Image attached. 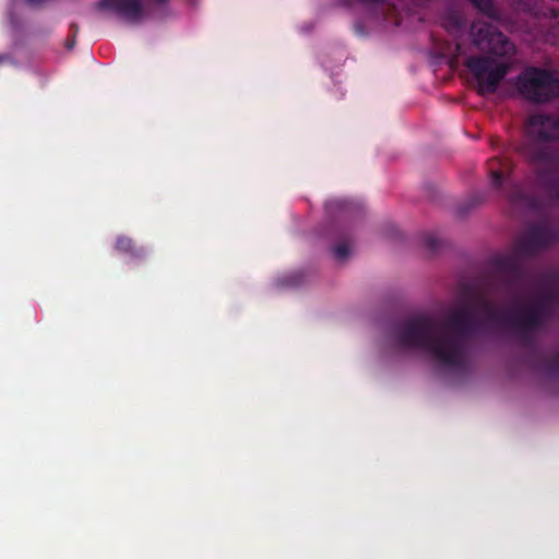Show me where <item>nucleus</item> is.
I'll use <instances>...</instances> for the list:
<instances>
[{
  "label": "nucleus",
  "mask_w": 559,
  "mask_h": 559,
  "mask_svg": "<svg viewBox=\"0 0 559 559\" xmlns=\"http://www.w3.org/2000/svg\"><path fill=\"white\" fill-rule=\"evenodd\" d=\"M556 302L557 293L549 290L509 316L492 301L479 296L476 307L484 314V321L476 318L469 304H464L451 311L442 322L431 316H415L395 324L392 333L400 346L419 348L438 365L461 369L468 360L471 338L485 325L508 324L516 331L525 346H533V332L544 326L552 317V306Z\"/></svg>",
  "instance_id": "obj_1"
},
{
  "label": "nucleus",
  "mask_w": 559,
  "mask_h": 559,
  "mask_svg": "<svg viewBox=\"0 0 559 559\" xmlns=\"http://www.w3.org/2000/svg\"><path fill=\"white\" fill-rule=\"evenodd\" d=\"M469 38L473 46L486 55L467 57L465 67L473 74L479 95L493 94L508 74L509 64L496 62L492 57L511 58L515 46L497 26L481 20L471 24Z\"/></svg>",
  "instance_id": "obj_2"
},
{
  "label": "nucleus",
  "mask_w": 559,
  "mask_h": 559,
  "mask_svg": "<svg viewBox=\"0 0 559 559\" xmlns=\"http://www.w3.org/2000/svg\"><path fill=\"white\" fill-rule=\"evenodd\" d=\"M559 241V230L547 223H536L519 237L513 252L492 260L490 285L508 295L518 294L526 283L527 273L521 262L523 258H533Z\"/></svg>",
  "instance_id": "obj_3"
},
{
  "label": "nucleus",
  "mask_w": 559,
  "mask_h": 559,
  "mask_svg": "<svg viewBox=\"0 0 559 559\" xmlns=\"http://www.w3.org/2000/svg\"><path fill=\"white\" fill-rule=\"evenodd\" d=\"M528 141L522 144L521 154L532 164L555 163L559 156L548 145L559 140V118L551 115L535 114L526 122Z\"/></svg>",
  "instance_id": "obj_4"
},
{
  "label": "nucleus",
  "mask_w": 559,
  "mask_h": 559,
  "mask_svg": "<svg viewBox=\"0 0 559 559\" xmlns=\"http://www.w3.org/2000/svg\"><path fill=\"white\" fill-rule=\"evenodd\" d=\"M512 169L513 164L509 158H490L488 160V171L492 187L500 190L512 205L537 210L539 200L509 179Z\"/></svg>",
  "instance_id": "obj_5"
},
{
  "label": "nucleus",
  "mask_w": 559,
  "mask_h": 559,
  "mask_svg": "<svg viewBox=\"0 0 559 559\" xmlns=\"http://www.w3.org/2000/svg\"><path fill=\"white\" fill-rule=\"evenodd\" d=\"M519 91L531 102L547 103L559 97V73L531 67L519 76Z\"/></svg>",
  "instance_id": "obj_6"
},
{
  "label": "nucleus",
  "mask_w": 559,
  "mask_h": 559,
  "mask_svg": "<svg viewBox=\"0 0 559 559\" xmlns=\"http://www.w3.org/2000/svg\"><path fill=\"white\" fill-rule=\"evenodd\" d=\"M95 7L97 10L115 12L130 23H138L144 16L142 0H100Z\"/></svg>",
  "instance_id": "obj_7"
},
{
  "label": "nucleus",
  "mask_w": 559,
  "mask_h": 559,
  "mask_svg": "<svg viewBox=\"0 0 559 559\" xmlns=\"http://www.w3.org/2000/svg\"><path fill=\"white\" fill-rule=\"evenodd\" d=\"M549 165L551 167L537 173V178L549 195L559 201V158Z\"/></svg>",
  "instance_id": "obj_8"
},
{
  "label": "nucleus",
  "mask_w": 559,
  "mask_h": 559,
  "mask_svg": "<svg viewBox=\"0 0 559 559\" xmlns=\"http://www.w3.org/2000/svg\"><path fill=\"white\" fill-rule=\"evenodd\" d=\"M115 249L122 253H128L133 258H144L145 250L143 248H136L133 240L127 236H119L116 239Z\"/></svg>",
  "instance_id": "obj_9"
},
{
  "label": "nucleus",
  "mask_w": 559,
  "mask_h": 559,
  "mask_svg": "<svg viewBox=\"0 0 559 559\" xmlns=\"http://www.w3.org/2000/svg\"><path fill=\"white\" fill-rule=\"evenodd\" d=\"M473 7L483 15L491 19L499 20L500 14L492 0H468Z\"/></svg>",
  "instance_id": "obj_10"
},
{
  "label": "nucleus",
  "mask_w": 559,
  "mask_h": 559,
  "mask_svg": "<svg viewBox=\"0 0 559 559\" xmlns=\"http://www.w3.org/2000/svg\"><path fill=\"white\" fill-rule=\"evenodd\" d=\"M443 26L449 33H456L463 28L464 21L460 14L451 12L443 19Z\"/></svg>",
  "instance_id": "obj_11"
},
{
  "label": "nucleus",
  "mask_w": 559,
  "mask_h": 559,
  "mask_svg": "<svg viewBox=\"0 0 559 559\" xmlns=\"http://www.w3.org/2000/svg\"><path fill=\"white\" fill-rule=\"evenodd\" d=\"M425 247L431 252H438L442 247V240L433 233H428L423 238Z\"/></svg>",
  "instance_id": "obj_12"
},
{
  "label": "nucleus",
  "mask_w": 559,
  "mask_h": 559,
  "mask_svg": "<svg viewBox=\"0 0 559 559\" xmlns=\"http://www.w3.org/2000/svg\"><path fill=\"white\" fill-rule=\"evenodd\" d=\"M350 253L349 245L342 241L333 247L334 258L338 261L345 260Z\"/></svg>",
  "instance_id": "obj_13"
},
{
  "label": "nucleus",
  "mask_w": 559,
  "mask_h": 559,
  "mask_svg": "<svg viewBox=\"0 0 559 559\" xmlns=\"http://www.w3.org/2000/svg\"><path fill=\"white\" fill-rule=\"evenodd\" d=\"M542 283L547 288H555L559 286V272L551 271L543 275Z\"/></svg>",
  "instance_id": "obj_14"
},
{
  "label": "nucleus",
  "mask_w": 559,
  "mask_h": 559,
  "mask_svg": "<svg viewBox=\"0 0 559 559\" xmlns=\"http://www.w3.org/2000/svg\"><path fill=\"white\" fill-rule=\"evenodd\" d=\"M547 371L551 376H557L559 373V353H555L547 361Z\"/></svg>",
  "instance_id": "obj_15"
},
{
  "label": "nucleus",
  "mask_w": 559,
  "mask_h": 559,
  "mask_svg": "<svg viewBox=\"0 0 559 559\" xmlns=\"http://www.w3.org/2000/svg\"><path fill=\"white\" fill-rule=\"evenodd\" d=\"M475 203H481L485 200V195L481 192H477L473 195Z\"/></svg>",
  "instance_id": "obj_16"
},
{
  "label": "nucleus",
  "mask_w": 559,
  "mask_h": 559,
  "mask_svg": "<svg viewBox=\"0 0 559 559\" xmlns=\"http://www.w3.org/2000/svg\"><path fill=\"white\" fill-rule=\"evenodd\" d=\"M74 45H75V37H71V38H68V39L66 40V47H67L68 49L73 48V47H74Z\"/></svg>",
  "instance_id": "obj_17"
},
{
  "label": "nucleus",
  "mask_w": 559,
  "mask_h": 559,
  "mask_svg": "<svg viewBox=\"0 0 559 559\" xmlns=\"http://www.w3.org/2000/svg\"><path fill=\"white\" fill-rule=\"evenodd\" d=\"M12 59L9 55H0V64L11 62Z\"/></svg>",
  "instance_id": "obj_18"
},
{
  "label": "nucleus",
  "mask_w": 559,
  "mask_h": 559,
  "mask_svg": "<svg viewBox=\"0 0 559 559\" xmlns=\"http://www.w3.org/2000/svg\"><path fill=\"white\" fill-rule=\"evenodd\" d=\"M71 32H72V37H76V34L79 32V26L76 24H71Z\"/></svg>",
  "instance_id": "obj_19"
},
{
  "label": "nucleus",
  "mask_w": 559,
  "mask_h": 559,
  "mask_svg": "<svg viewBox=\"0 0 559 559\" xmlns=\"http://www.w3.org/2000/svg\"><path fill=\"white\" fill-rule=\"evenodd\" d=\"M362 1L366 2V3H383L386 0H362Z\"/></svg>",
  "instance_id": "obj_20"
},
{
  "label": "nucleus",
  "mask_w": 559,
  "mask_h": 559,
  "mask_svg": "<svg viewBox=\"0 0 559 559\" xmlns=\"http://www.w3.org/2000/svg\"><path fill=\"white\" fill-rule=\"evenodd\" d=\"M157 4H165L168 0H154Z\"/></svg>",
  "instance_id": "obj_21"
},
{
  "label": "nucleus",
  "mask_w": 559,
  "mask_h": 559,
  "mask_svg": "<svg viewBox=\"0 0 559 559\" xmlns=\"http://www.w3.org/2000/svg\"><path fill=\"white\" fill-rule=\"evenodd\" d=\"M467 210H468V209H464V207H462L460 211H461V213H465V212H467Z\"/></svg>",
  "instance_id": "obj_22"
}]
</instances>
